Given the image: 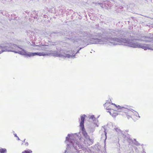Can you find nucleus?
Wrapping results in <instances>:
<instances>
[{
  "label": "nucleus",
  "mask_w": 153,
  "mask_h": 153,
  "mask_svg": "<svg viewBox=\"0 0 153 153\" xmlns=\"http://www.w3.org/2000/svg\"><path fill=\"white\" fill-rule=\"evenodd\" d=\"M12 47L9 49H4V48H0V53L4 51H11L18 53L26 57H31L38 55L39 56H59L67 58H74L75 54L79 52L82 48H80L75 53L74 51H61L60 52L50 51L49 53H45L43 52L32 53L27 52L20 47L16 46L15 45H12Z\"/></svg>",
  "instance_id": "1"
},
{
  "label": "nucleus",
  "mask_w": 153,
  "mask_h": 153,
  "mask_svg": "<svg viewBox=\"0 0 153 153\" xmlns=\"http://www.w3.org/2000/svg\"><path fill=\"white\" fill-rule=\"evenodd\" d=\"M111 44L112 45H121L133 48H141L144 50L147 49L153 50V44H145L139 43L134 40L126 39L113 38Z\"/></svg>",
  "instance_id": "2"
},
{
  "label": "nucleus",
  "mask_w": 153,
  "mask_h": 153,
  "mask_svg": "<svg viewBox=\"0 0 153 153\" xmlns=\"http://www.w3.org/2000/svg\"><path fill=\"white\" fill-rule=\"evenodd\" d=\"M116 106L117 108L118 111H123V113L122 114L125 116L126 115L128 119L130 118H137V117L140 118L138 113L136 111H135L131 109L130 107L127 105H125L124 106L120 105L117 106L115 104H112Z\"/></svg>",
  "instance_id": "3"
},
{
  "label": "nucleus",
  "mask_w": 153,
  "mask_h": 153,
  "mask_svg": "<svg viewBox=\"0 0 153 153\" xmlns=\"http://www.w3.org/2000/svg\"><path fill=\"white\" fill-rule=\"evenodd\" d=\"M113 103H111L110 102H106L105 105V107L107 110H109L108 112L112 115L113 117H115L118 114L117 112V111L121 112L118 111L117 108L114 105L112 104ZM123 112V111H122Z\"/></svg>",
  "instance_id": "4"
},
{
  "label": "nucleus",
  "mask_w": 153,
  "mask_h": 153,
  "mask_svg": "<svg viewBox=\"0 0 153 153\" xmlns=\"http://www.w3.org/2000/svg\"><path fill=\"white\" fill-rule=\"evenodd\" d=\"M76 137V135L75 134H68L67 136L66 137L65 142L67 143V142H68L70 143L68 144H67V148H68L69 145H72L73 147H74L76 149H79L82 148L81 146H79L78 144V147L75 146L74 143L76 141L75 139Z\"/></svg>",
  "instance_id": "5"
},
{
  "label": "nucleus",
  "mask_w": 153,
  "mask_h": 153,
  "mask_svg": "<svg viewBox=\"0 0 153 153\" xmlns=\"http://www.w3.org/2000/svg\"><path fill=\"white\" fill-rule=\"evenodd\" d=\"M113 38H102L101 39H91L89 43L90 44H107L110 45H112L111 44Z\"/></svg>",
  "instance_id": "6"
},
{
  "label": "nucleus",
  "mask_w": 153,
  "mask_h": 153,
  "mask_svg": "<svg viewBox=\"0 0 153 153\" xmlns=\"http://www.w3.org/2000/svg\"><path fill=\"white\" fill-rule=\"evenodd\" d=\"M85 116L86 115H83L81 116L80 127L84 136L85 137L87 138L88 137V135L87 133L85 131L84 125V119Z\"/></svg>",
  "instance_id": "7"
},
{
  "label": "nucleus",
  "mask_w": 153,
  "mask_h": 153,
  "mask_svg": "<svg viewBox=\"0 0 153 153\" xmlns=\"http://www.w3.org/2000/svg\"><path fill=\"white\" fill-rule=\"evenodd\" d=\"M90 119H91L92 120V121L94 122V127H95L96 126H98L97 124H96L97 122V120L96 119V118L94 117V115H91L90 118Z\"/></svg>",
  "instance_id": "8"
},
{
  "label": "nucleus",
  "mask_w": 153,
  "mask_h": 153,
  "mask_svg": "<svg viewBox=\"0 0 153 153\" xmlns=\"http://www.w3.org/2000/svg\"><path fill=\"white\" fill-rule=\"evenodd\" d=\"M85 144L87 143L88 145H90L93 143V141L88 137L86 138V140H85Z\"/></svg>",
  "instance_id": "9"
},
{
  "label": "nucleus",
  "mask_w": 153,
  "mask_h": 153,
  "mask_svg": "<svg viewBox=\"0 0 153 153\" xmlns=\"http://www.w3.org/2000/svg\"><path fill=\"white\" fill-rule=\"evenodd\" d=\"M7 150L5 148H0V153H7Z\"/></svg>",
  "instance_id": "10"
},
{
  "label": "nucleus",
  "mask_w": 153,
  "mask_h": 153,
  "mask_svg": "<svg viewBox=\"0 0 153 153\" xmlns=\"http://www.w3.org/2000/svg\"><path fill=\"white\" fill-rule=\"evenodd\" d=\"M78 144H79V146H82V148L79 149H82L83 147H82V145H81V144H79V143H78L77 141L74 143V145L75 146H76L77 147H78ZM74 148L76 150H77V149H76L74 147ZM79 150V149H77V150Z\"/></svg>",
  "instance_id": "11"
},
{
  "label": "nucleus",
  "mask_w": 153,
  "mask_h": 153,
  "mask_svg": "<svg viewBox=\"0 0 153 153\" xmlns=\"http://www.w3.org/2000/svg\"><path fill=\"white\" fill-rule=\"evenodd\" d=\"M32 151L30 149H27L23 151L22 153H32Z\"/></svg>",
  "instance_id": "12"
},
{
  "label": "nucleus",
  "mask_w": 153,
  "mask_h": 153,
  "mask_svg": "<svg viewBox=\"0 0 153 153\" xmlns=\"http://www.w3.org/2000/svg\"><path fill=\"white\" fill-rule=\"evenodd\" d=\"M114 130H115V131L118 132V133H120L121 132V130L120 129H119L118 127H116L114 128Z\"/></svg>",
  "instance_id": "13"
},
{
  "label": "nucleus",
  "mask_w": 153,
  "mask_h": 153,
  "mask_svg": "<svg viewBox=\"0 0 153 153\" xmlns=\"http://www.w3.org/2000/svg\"><path fill=\"white\" fill-rule=\"evenodd\" d=\"M24 145L25 146H27L28 145V143L27 142H25Z\"/></svg>",
  "instance_id": "14"
},
{
  "label": "nucleus",
  "mask_w": 153,
  "mask_h": 153,
  "mask_svg": "<svg viewBox=\"0 0 153 153\" xmlns=\"http://www.w3.org/2000/svg\"><path fill=\"white\" fill-rule=\"evenodd\" d=\"M14 135L15 136V137H18V136H17V134H14Z\"/></svg>",
  "instance_id": "15"
},
{
  "label": "nucleus",
  "mask_w": 153,
  "mask_h": 153,
  "mask_svg": "<svg viewBox=\"0 0 153 153\" xmlns=\"http://www.w3.org/2000/svg\"><path fill=\"white\" fill-rule=\"evenodd\" d=\"M17 139H18V140H20V139L19 138V137H17Z\"/></svg>",
  "instance_id": "16"
},
{
  "label": "nucleus",
  "mask_w": 153,
  "mask_h": 153,
  "mask_svg": "<svg viewBox=\"0 0 153 153\" xmlns=\"http://www.w3.org/2000/svg\"><path fill=\"white\" fill-rule=\"evenodd\" d=\"M142 40V41H146V40L142 39V40Z\"/></svg>",
  "instance_id": "17"
},
{
  "label": "nucleus",
  "mask_w": 153,
  "mask_h": 153,
  "mask_svg": "<svg viewBox=\"0 0 153 153\" xmlns=\"http://www.w3.org/2000/svg\"><path fill=\"white\" fill-rule=\"evenodd\" d=\"M106 132H105V135L106 136Z\"/></svg>",
  "instance_id": "18"
},
{
  "label": "nucleus",
  "mask_w": 153,
  "mask_h": 153,
  "mask_svg": "<svg viewBox=\"0 0 153 153\" xmlns=\"http://www.w3.org/2000/svg\"><path fill=\"white\" fill-rule=\"evenodd\" d=\"M101 6L102 7V8L104 7H103L102 6Z\"/></svg>",
  "instance_id": "19"
},
{
  "label": "nucleus",
  "mask_w": 153,
  "mask_h": 153,
  "mask_svg": "<svg viewBox=\"0 0 153 153\" xmlns=\"http://www.w3.org/2000/svg\"><path fill=\"white\" fill-rule=\"evenodd\" d=\"M25 139L24 140V142L25 141Z\"/></svg>",
  "instance_id": "20"
},
{
  "label": "nucleus",
  "mask_w": 153,
  "mask_h": 153,
  "mask_svg": "<svg viewBox=\"0 0 153 153\" xmlns=\"http://www.w3.org/2000/svg\"><path fill=\"white\" fill-rule=\"evenodd\" d=\"M52 45H54V44H52Z\"/></svg>",
  "instance_id": "21"
},
{
  "label": "nucleus",
  "mask_w": 153,
  "mask_h": 153,
  "mask_svg": "<svg viewBox=\"0 0 153 153\" xmlns=\"http://www.w3.org/2000/svg\"><path fill=\"white\" fill-rule=\"evenodd\" d=\"M138 143H137V145H138Z\"/></svg>",
  "instance_id": "22"
}]
</instances>
